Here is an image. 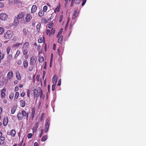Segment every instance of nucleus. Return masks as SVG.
<instances>
[{
    "label": "nucleus",
    "mask_w": 146,
    "mask_h": 146,
    "mask_svg": "<svg viewBox=\"0 0 146 146\" xmlns=\"http://www.w3.org/2000/svg\"><path fill=\"white\" fill-rule=\"evenodd\" d=\"M33 91V93L34 94V98L35 97L37 98L40 95V98H42L43 92L42 90L41 89L40 87H38L37 90L36 89H34Z\"/></svg>",
    "instance_id": "1"
},
{
    "label": "nucleus",
    "mask_w": 146,
    "mask_h": 146,
    "mask_svg": "<svg viewBox=\"0 0 146 146\" xmlns=\"http://www.w3.org/2000/svg\"><path fill=\"white\" fill-rule=\"evenodd\" d=\"M25 116H26L27 119L28 117V113L24 110L20 111L18 113L17 117L19 120L22 119L23 117Z\"/></svg>",
    "instance_id": "2"
},
{
    "label": "nucleus",
    "mask_w": 146,
    "mask_h": 146,
    "mask_svg": "<svg viewBox=\"0 0 146 146\" xmlns=\"http://www.w3.org/2000/svg\"><path fill=\"white\" fill-rule=\"evenodd\" d=\"M29 46V42H26L23 45L22 49L24 55H26L27 54Z\"/></svg>",
    "instance_id": "3"
},
{
    "label": "nucleus",
    "mask_w": 146,
    "mask_h": 146,
    "mask_svg": "<svg viewBox=\"0 0 146 146\" xmlns=\"http://www.w3.org/2000/svg\"><path fill=\"white\" fill-rule=\"evenodd\" d=\"M13 32L11 31H8L4 34V37L6 39L11 38L12 36Z\"/></svg>",
    "instance_id": "4"
},
{
    "label": "nucleus",
    "mask_w": 146,
    "mask_h": 146,
    "mask_svg": "<svg viewBox=\"0 0 146 146\" xmlns=\"http://www.w3.org/2000/svg\"><path fill=\"white\" fill-rule=\"evenodd\" d=\"M50 124V122L48 119H46L45 121V123L44 125V132L46 133L48 131Z\"/></svg>",
    "instance_id": "5"
},
{
    "label": "nucleus",
    "mask_w": 146,
    "mask_h": 146,
    "mask_svg": "<svg viewBox=\"0 0 146 146\" xmlns=\"http://www.w3.org/2000/svg\"><path fill=\"white\" fill-rule=\"evenodd\" d=\"M36 57L35 56H32L30 58V65L34 66L36 62Z\"/></svg>",
    "instance_id": "6"
},
{
    "label": "nucleus",
    "mask_w": 146,
    "mask_h": 146,
    "mask_svg": "<svg viewBox=\"0 0 146 146\" xmlns=\"http://www.w3.org/2000/svg\"><path fill=\"white\" fill-rule=\"evenodd\" d=\"M33 18V16L31 14H27L25 18L26 22L28 23L30 22Z\"/></svg>",
    "instance_id": "7"
},
{
    "label": "nucleus",
    "mask_w": 146,
    "mask_h": 146,
    "mask_svg": "<svg viewBox=\"0 0 146 146\" xmlns=\"http://www.w3.org/2000/svg\"><path fill=\"white\" fill-rule=\"evenodd\" d=\"M8 18L7 15L5 13H2L0 14V19L2 20L5 21Z\"/></svg>",
    "instance_id": "8"
},
{
    "label": "nucleus",
    "mask_w": 146,
    "mask_h": 146,
    "mask_svg": "<svg viewBox=\"0 0 146 146\" xmlns=\"http://www.w3.org/2000/svg\"><path fill=\"white\" fill-rule=\"evenodd\" d=\"M39 122H36L35 123V125L32 128L33 133H34L35 132L38 126Z\"/></svg>",
    "instance_id": "9"
},
{
    "label": "nucleus",
    "mask_w": 146,
    "mask_h": 146,
    "mask_svg": "<svg viewBox=\"0 0 146 146\" xmlns=\"http://www.w3.org/2000/svg\"><path fill=\"white\" fill-rule=\"evenodd\" d=\"M79 14V12L78 9H76L74 11V14L72 17V18L73 19H75L78 16Z\"/></svg>",
    "instance_id": "10"
},
{
    "label": "nucleus",
    "mask_w": 146,
    "mask_h": 146,
    "mask_svg": "<svg viewBox=\"0 0 146 146\" xmlns=\"http://www.w3.org/2000/svg\"><path fill=\"white\" fill-rule=\"evenodd\" d=\"M25 15V13L24 12H22L20 13L17 15V19H20L23 18Z\"/></svg>",
    "instance_id": "11"
},
{
    "label": "nucleus",
    "mask_w": 146,
    "mask_h": 146,
    "mask_svg": "<svg viewBox=\"0 0 146 146\" xmlns=\"http://www.w3.org/2000/svg\"><path fill=\"white\" fill-rule=\"evenodd\" d=\"M23 32L24 35L27 36L29 35V32L26 28H23Z\"/></svg>",
    "instance_id": "12"
},
{
    "label": "nucleus",
    "mask_w": 146,
    "mask_h": 146,
    "mask_svg": "<svg viewBox=\"0 0 146 146\" xmlns=\"http://www.w3.org/2000/svg\"><path fill=\"white\" fill-rule=\"evenodd\" d=\"M57 80V77L55 74L54 76L52 78V82L53 84H56Z\"/></svg>",
    "instance_id": "13"
},
{
    "label": "nucleus",
    "mask_w": 146,
    "mask_h": 146,
    "mask_svg": "<svg viewBox=\"0 0 146 146\" xmlns=\"http://www.w3.org/2000/svg\"><path fill=\"white\" fill-rule=\"evenodd\" d=\"M37 9L36 6L35 5H33L31 9V12L32 13H35Z\"/></svg>",
    "instance_id": "14"
},
{
    "label": "nucleus",
    "mask_w": 146,
    "mask_h": 146,
    "mask_svg": "<svg viewBox=\"0 0 146 146\" xmlns=\"http://www.w3.org/2000/svg\"><path fill=\"white\" fill-rule=\"evenodd\" d=\"M5 141V138L3 136L0 137V144L2 145L3 144Z\"/></svg>",
    "instance_id": "15"
},
{
    "label": "nucleus",
    "mask_w": 146,
    "mask_h": 146,
    "mask_svg": "<svg viewBox=\"0 0 146 146\" xmlns=\"http://www.w3.org/2000/svg\"><path fill=\"white\" fill-rule=\"evenodd\" d=\"M6 91V89L3 88L1 90V96L2 98H4L5 96V92Z\"/></svg>",
    "instance_id": "16"
},
{
    "label": "nucleus",
    "mask_w": 146,
    "mask_h": 146,
    "mask_svg": "<svg viewBox=\"0 0 146 146\" xmlns=\"http://www.w3.org/2000/svg\"><path fill=\"white\" fill-rule=\"evenodd\" d=\"M19 103L20 106L21 107L23 108L25 106V101L23 100H21L20 101Z\"/></svg>",
    "instance_id": "17"
},
{
    "label": "nucleus",
    "mask_w": 146,
    "mask_h": 146,
    "mask_svg": "<svg viewBox=\"0 0 146 146\" xmlns=\"http://www.w3.org/2000/svg\"><path fill=\"white\" fill-rule=\"evenodd\" d=\"M32 116L31 118L32 119H33L35 116V109L34 108H33L32 109Z\"/></svg>",
    "instance_id": "18"
},
{
    "label": "nucleus",
    "mask_w": 146,
    "mask_h": 146,
    "mask_svg": "<svg viewBox=\"0 0 146 146\" xmlns=\"http://www.w3.org/2000/svg\"><path fill=\"white\" fill-rule=\"evenodd\" d=\"M16 133V132L15 130L14 129H12L10 131V135L11 136L14 137Z\"/></svg>",
    "instance_id": "19"
},
{
    "label": "nucleus",
    "mask_w": 146,
    "mask_h": 146,
    "mask_svg": "<svg viewBox=\"0 0 146 146\" xmlns=\"http://www.w3.org/2000/svg\"><path fill=\"white\" fill-rule=\"evenodd\" d=\"M16 109L17 107L15 106H14L12 107L11 110V113L12 114H13L15 113Z\"/></svg>",
    "instance_id": "20"
},
{
    "label": "nucleus",
    "mask_w": 146,
    "mask_h": 146,
    "mask_svg": "<svg viewBox=\"0 0 146 146\" xmlns=\"http://www.w3.org/2000/svg\"><path fill=\"white\" fill-rule=\"evenodd\" d=\"M44 14V12L42 10H40L38 13V16L40 17L43 16Z\"/></svg>",
    "instance_id": "21"
},
{
    "label": "nucleus",
    "mask_w": 146,
    "mask_h": 146,
    "mask_svg": "<svg viewBox=\"0 0 146 146\" xmlns=\"http://www.w3.org/2000/svg\"><path fill=\"white\" fill-rule=\"evenodd\" d=\"M13 74H7V80H10L13 77Z\"/></svg>",
    "instance_id": "22"
},
{
    "label": "nucleus",
    "mask_w": 146,
    "mask_h": 146,
    "mask_svg": "<svg viewBox=\"0 0 146 146\" xmlns=\"http://www.w3.org/2000/svg\"><path fill=\"white\" fill-rule=\"evenodd\" d=\"M23 64L25 68H27L28 66V61L26 60H24L23 62Z\"/></svg>",
    "instance_id": "23"
},
{
    "label": "nucleus",
    "mask_w": 146,
    "mask_h": 146,
    "mask_svg": "<svg viewBox=\"0 0 146 146\" xmlns=\"http://www.w3.org/2000/svg\"><path fill=\"white\" fill-rule=\"evenodd\" d=\"M47 139V135H44L43 136L41 139V141L42 142H44L46 141Z\"/></svg>",
    "instance_id": "24"
},
{
    "label": "nucleus",
    "mask_w": 146,
    "mask_h": 146,
    "mask_svg": "<svg viewBox=\"0 0 146 146\" xmlns=\"http://www.w3.org/2000/svg\"><path fill=\"white\" fill-rule=\"evenodd\" d=\"M60 5L57 6L56 8L54 10V12L55 13H56V12H58L60 11Z\"/></svg>",
    "instance_id": "25"
},
{
    "label": "nucleus",
    "mask_w": 146,
    "mask_h": 146,
    "mask_svg": "<svg viewBox=\"0 0 146 146\" xmlns=\"http://www.w3.org/2000/svg\"><path fill=\"white\" fill-rule=\"evenodd\" d=\"M38 60L40 62H42L44 61V58L43 56H39Z\"/></svg>",
    "instance_id": "26"
},
{
    "label": "nucleus",
    "mask_w": 146,
    "mask_h": 146,
    "mask_svg": "<svg viewBox=\"0 0 146 146\" xmlns=\"http://www.w3.org/2000/svg\"><path fill=\"white\" fill-rule=\"evenodd\" d=\"M63 39V36L62 35L60 36L59 39L58 40V42L59 43H61L62 42Z\"/></svg>",
    "instance_id": "27"
},
{
    "label": "nucleus",
    "mask_w": 146,
    "mask_h": 146,
    "mask_svg": "<svg viewBox=\"0 0 146 146\" xmlns=\"http://www.w3.org/2000/svg\"><path fill=\"white\" fill-rule=\"evenodd\" d=\"M41 25L40 23H38L36 26L37 30L38 32L40 31V28L41 26Z\"/></svg>",
    "instance_id": "28"
},
{
    "label": "nucleus",
    "mask_w": 146,
    "mask_h": 146,
    "mask_svg": "<svg viewBox=\"0 0 146 146\" xmlns=\"http://www.w3.org/2000/svg\"><path fill=\"white\" fill-rule=\"evenodd\" d=\"M8 119H4L3 123V125L4 126H6V125H7L8 123Z\"/></svg>",
    "instance_id": "29"
},
{
    "label": "nucleus",
    "mask_w": 146,
    "mask_h": 146,
    "mask_svg": "<svg viewBox=\"0 0 146 146\" xmlns=\"http://www.w3.org/2000/svg\"><path fill=\"white\" fill-rule=\"evenodd\" d=\"M63 29H61L60 30V31H59L58 33V34L56 36L57 38H58L59 36H60V34L62 33L63 31Z\"/></svg>",
    "instance_id": "30"
},
{
    "label": "nucleus",
    "mask_w": 146,
    "mask_h": 146,
    "mask_svg": "<svg viewBox=\"0 0 146 146\" xmlns=\"http://www.w3.org/2000/svg\"><path fill=\"white\" fill-rule=\"evenodd\" d=\"M4 32V29L2 27H0V35L3 34Z\"/></svg>",
    "instance_id": "31"
},
{
    "label": "nucleus",
    "mask_w": 146,
    "mask_h": 146,
    "mask_svg": "<svg viewBox=\"0 0 146 146\" xmlns=\"http://www.w3.org/2000/svg\"><path fill=\"white\" fill-rule=\"evenodd\" d=\"M16 74L17 79L19 80H21V78L20 75V74Z\"/></svg>",
    "instance_id": "32"
},
{
    "label": "nucleus",
    "mask_w": 146,
    "mask_h": 146,
    "mask_svg": "<svg viewBox=\"0 0 146 146\" xmlns=\"http://www.w3.org/2000/svg\"><path fill=\"white\" fill-rule=\"evenodd\" d=\"M22 45V44L21 43H16L13 45V47H18L19 46L21 45Z\"/></svg>",
    "instance_id": "33"
},
{
    "label": "nucleus",
    "mask_w": 146,
    "mask_h": 146,
    "mask_svg": "<svg viewBox=\"0 0 146 146\" xmlns=\"http://www.w3.org/2000/svg\"><path fill=\"white\" fill-rule=\"evenodd\" d=\"M52 33L51 31L50 30L47 29L46 31V34L47 35H50Z\"/></svg>",
    "instance_id": "34"
},
{
    "label": "nucleus",
    "mask_w": 146,
    "mask_h": 146,
    "mask_svg": "<svg viewBox=\"0 0 146 146\" xmlns=\"http://www.w3.org/2000/svg\"><path fill=\"white\" fill-rule=\"evenodd\" d=\"M20 52L19 50H17L15 56V58H17V57L20 54Z\"/></svg>",
    "instance_id": "35"
},
{
    "label": "nucleus",
    "mask_w": 146,
    "mask_h": 146,
    "mask_svg": "<svg viewBox=\"0 0 146 146\" xmlns=\"http://www.w3.org/2000/svg\"><path fill=\"white\" fill-rule=\"evenodd\" d=\"M14 95V94L13 93H11L9 95V98L11 99L12 100L13 99Z\"/></svg>",
    "instance_id": "36"
},
{
    "label": "nucleus",
    "mask_w": 146,
    "mask_h": 146,
    "mask_svg": "<svg viewBox=\"0 0 146 146\" xmlns=\"http://www.w3.org/2000/svg\"><path fill=\"white\" fill-rule=\"evenodd\" d=\"M44 114H45L44 113H43L41 114V117L40 118V121H42L43 120V117H44Z\"/></svg>",
    "instance_id": "37"
},
{
    "label": "nucleus",
    "mask_w": 146,
    "mask_h": 146,
    "mask_svg": "<svg viewBox=\"0 0 146 146\" xmlns=\"http://www.w3.org/2000/svg\"><path fill=\"white\" fill-rule=\"evenodd\" d=\"M19 96V93L18 92H17L15 94V98L16 99H18Z\"/></svg>",
    "instance_id": "38"
},
{
    "label": "nucleus",
    "mask_w": 146,
    "mask_h": 146,
    "mask_svg": "<svg viewBox=\"0 0 146 146\" xmlns=\"http://www.w3.org/2000/svg\"><path fill=\"white\" fill-rule=\"evenodd\" d=\"M48 8V7L46 5H45L44 6L43 8V10H42L44 12H45L46 11Z\"/></svg>",
    "instance_id": "39"
},
{
    "label": "nucleus",
    "mask_w": 146,
    "mask_h": 146,
    "mask_svg": "<svg viewBox=\"0 0 146 146\" xmlns=\"http://www.w3.org/2000/svg\"><path fill=\"white\" fill-rule=\"evenodd\" d=\"M11 48L10 47H8L7 48V54H9L10 50H11Z\"/></svg>",
    "instance_id": "40"
},
{
    "label": "nucleus",
    "mask_w": 146,
    "mask_h": 146,
    "mask_svg": "<svg viewBox=\"0 0 146 146\" xmlns=\"http://www.w3.org/2000/svg\"><path fill=\"white\" fill-rule=\"evenodd\" d=\"M33 135L31 133H29L27 135V137L28 139H30L32 138Z\"/></svg>",
    "instance_id": "41"
},
{
    "label": "nucleus",
    "mask_w": 146,
    "mask_h": 146,
    "mask_svg": "<svg viewBox=\"0 0 146 146\" xmlns=\"http://www.w3.org/2000/svg\"><path fill=\"white\" fill-rule=\"evenodd\" d=\"M38 42L39 43H41L43 42V39L42 38H40L38 39Z\"/></svg>",
    "instance_id": "42"
},
{
    "label": "nucleus",
    "mask_w": 146,
    "mask_h": 146,
    "mask_svg": "<svg viewBox=\"0 0 146 146\" xmlns=\"http://www.w3.org/2000/svg\"><path fill=\"white\" fill-rule=\"evenodd\" d=\"M3 82L2 81H0V88H1L3 86Z\"/></svg>",
    "instance_id": "43"
},
{
    "label": "nucleus",
    "mask_w": 146,
    "mask_h": 146,
    "mask_svg": "<svg viewBox=\"0 0 146 146\" xmlns=\"http://www.w3.org/2000/svg\"><path fill=\"white\" fill-rule=\"evenodd\" d=\"M63 16L62 15H60V19L59 20V21L60 22H61L62 21V19L63 18Z\"/></svg>",
    "instance_id": "44"
},
{
    "label": "nucleus",
    "mask_w": 146,
    "mask_h": 146,
    "mask_svg": "<svg viewBox=\"0 0 146 146\" xmlns=\"http://www.w3.org/2000/svg\"><path fill=\"white\" fill-rule=\"evenodd\" d=\"M55 85L56 84H53L52 85V91H54L55 90Z\"/></svg>",
    "instance_id": "45"
},
{
    "label": "nucleus",
    "mask_w": 146,
    "mask_h": 146,
    "mask_svg": "<svg viewBox=\"0 0 146 146\" xmlns=\"http://www.w3.org/2000/svg\"><path fill=\"white\" fill-rule=\"evenodd\" d=\"M80 0H75L74 3L76 4H79L80 3Z\"/></svg>",
    "instance_id": "46"
},
{
    "label": "nucleus",
    "mask_w": 146,
    "mask_h": 146,
    "mask_svg": "<svg viewBox=\"0 0 146 146\" xmlns=\"http://www.w3.org/2000/svg\"><path fill=\"white\" fill-rule=\"evenodd\" d=\"M53 25V23H50L48 26V27L50 29L51 28L52 26V25Z\"/></svg>",
    "instance_id": "47"
},
{
    "label": "nucleus",
    "mask_w": 146,
    "mask_h": 146,
    "mask_svg": "<svg viewBox=\"0 0 146 146\" xmlns=\"http://www.w3.org/2000/svg\"><path fill=\"white\" fill-rule=\"evenodd\" d=\"M33 66L30 65V67L29 70L30 71H31L32 70L33 68Z\"/></svg>",
    "instance_id": "48"
},
{
    "label": "nucleus",
    "mask_w": 146,
    "mask_h": 146,
    "mask_svg": "<svg viewBox=\"0 0 146 146\" xmlns=\"http://www.w3.org/2000/svg\"><path fill=\"white\" fill-rule=\"evenodd\" d=\"M16 0H9V3H13L15 2Z\"/></svg>",
    "instance_id": "49"
},
{
    "label": "nucleus",
    "mask_w": 146,
    "mask_h": 146,
    "mask_svg": "<svg viewBox=\"0 0 146 146\" xmlns=\"http://www.w3.org/2000/svg\"><path fill=\"white\" fill-rule=\"evenodd\" d=\"M17 63L18 65H21V64L22 62L21 60H18L17 62Z\"/></svg>",
    "instance_id": "50"
},
{
    "label": "nucleus",
    "mask_w": 146,
    "mask_h": 146,
    "mask_svg": "<svg viewBox=\"0 0 146 146\" xmlns=\"http://www.w3.org/2000/svg\"><path fill=\"white\" fill-rule=\"evenodd\" d=\"M43 129L41 130V131L39 135V137H41V136L43 134Z\"/></svg>",
    "instance_id": "51"
},
{
    "label": "nucleus",
    "mask_w": 146,
    "mask_h": 146,
    "mask_svg": "<svg viewBox=\"0 0 146 146\" xmlns=\"http://www.w3.org/2000/svg\"><path fill=\"white\" fill-rule=\"evenodd\" d=\"M82 1H83V2L82 3V6H83L85 4V3H86V0H82Z\"/></svg>",
    "instance_id": "52"
},
{
    "label": "nucleus",
    "mask_w": 146,
    "mask_h": 146,
    "mask_svg": "<svg viewBox=\"0 0 146 146\" xmlns=\"http://www.w3.org/2000/svg\"><path fill=\"white\" fill-rule=\"evenodd\" d=\"M75 1V0H72V2L71 3V5H70L71 7H72L73 6V3H74Z\"/></svg>",
    "instance_id": "53"
},
{
    "label": "nucleus",
    "mask_w": 146,
    "mask_h": 146,
    "mask_svg": "<svg viewBox=\"0 0 146 146\" xmlns=\"http://www.w3.org/2000/svg\"><path fill=\"white\" fill-rule=\"evenodd\" d=\"M25 94L24 92H22L20 94V96L22 97H23L25 96Z\"/></svg>",
    "instance_id": "54"
},
{
    "label": "nucleus",
    "mask_w": 146,
    "mask_h": 146,
    "mask_svg": "<svg viewBox=\"0 0 146 146\" xmlns=\"http://www.w3.org/2000/svg\"><path fill=\"white\" fill-rule=\"evenodd\" d=\"M19 88L18 86H16L15 88V92H16L18 91L19 90Z\"/></svg>",
    "instance_id": "55"
},
{
    "label": "nucleus",
    "mask_w": 146,
    "mask_h": 146,
    "mask_svg": "<svg viewBox=\"0 0 146 146\" xmlns=\"http://www.w3.org/2000/svg\"><path fill=\"white\" fill-rule=\"evenodd\" d=\"M4 6V5L3 4V3L0 2V8L3 7Z\"/></svg>",
    "instance_id": "56"
},
{
    "label": "nucleus",
    "mask_w": 146,
    "mask_h": 146,
    "mask_svg": "<svg viewBox=\"0 0 146 146\" xmlns=\"http://www.w3.org/2000/svg\"><path fill=\"white\" fill-rule=\"evenodd\" d=\"M61 79H60L58 82V84H57V85L58 86H59L61 85Z\"/></svg>",
    "instance_id": "57"
},
{
    "label": "nucleus",
    "mask_w": 146,
    "mask_h": 146,
    "mask_svg": "<svg viewBox=\"0 0 146 146\" xmlns=\"http://www.w3.org/2000/svg\"><path fill=\"white\" fill-rule=\"evenodd\" d=\"M3 57H4V55L3 54L1 55L0 56V60H1V59H3Z\"/></svg>",
    "instance_id": "58"
},
{
    "label": "nucleus",
    "mask_w": 146,
    "mask_h": 146,
    "mask_svg": "<svg viewBox=\"0 0 146 146\" xmlns=\"http://www.w3.org/2000/svg\"><path fill=\"white\" fill-rule=\"evenodd\" d=\"M23 142V140L22 141L18 144V146H22V143Z\"/></svg>",
    "instance_id": "59"
},
{
    "label": "nucleus",
    "mask_w": 146,
    "mask_h": 146,
    "mask_svg": "<svg viewBox=\"0 0 146 146\" xmlns=\"http://www.w3.org/2000/svg\"><path fill=\"white\" fill-rule=\"evenodd\" d=\"M8 58L9 59H10L12 57V55L11 54H9L8 56Z\"/></svg>",
    "instance_id": "60"
},
{
    "label": "nucleus",
    "mask_w": 146,
    "mask_h": 146,
    "mask_svg": "<svg viewBox=\"0 0 146 146\" xmlns=\"http://www.w3.org/2000/svg\"><path fill=\"white\" fill-rule=\"evenodd\" d=\"M34 146H38V143L37 142H35L34 144Z\"/></svg>",
    "instance_id": "61"
},
{
    "label": "nucleus",
    "mask_w": 146,
    "mask_h": 146,
    "mask_svg": "<svg viewBox=\"0 0 146 146\" xmlns=\"http://www.w3.org/2000/svg\"><path fill=\"white\" fill-rule=\"evenodd\" d=\"M52 31L53 32L52 35L54 34V33L55 31V29L53 28L52 29Z\"/></svg>",
    "instance_id": "62"
},
{
    "label": "nucleus",
    "mask_w": 146,
    "mask_h": 146,
    "mask_svg": "<svg viewBox=\"0 0 146 146\" xmlns=\"http://www.w3.org/2000/svg\"><path fill=\"white\" fill-rule=\"evenodd\" d=\"M55 48H56V45L55 44H53V48L54 50H55Z\"/></svg>",
    "instance_id": "63"
},
{
    "label": "nucleus",
    "mask_w": 146,
    "mask_h": 146,
    "mask_svg": "<svg viewBox=\"0 0 146 146\" xmlns=\"http://www.w3.org/2000/svg\"><path fill=\"white\" fill-rule=\"evenodd\" d=\"M39 75H37L36 77V79H37V80H38V81H39Z\"/></svg>",
    "instance_id": "64"
}]
</instances>
